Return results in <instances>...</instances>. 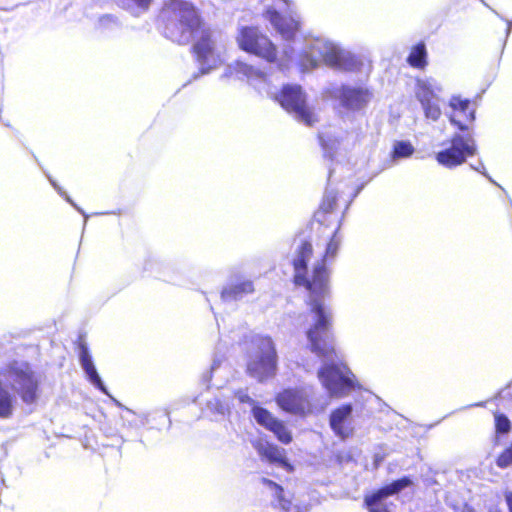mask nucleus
Returning <instances> with one entry per match:
<instances>
[{"label": "nucleus", "mask_w": 512, "mask_h": 512, "mask_svg": "<svg viewBox=\"0 0 512 512\" xmlns=\"http://www.w3.org/2000/svg\"><path fill=\"white\" fill-rule=\"evenodd\" d=\"M194 50L202 74L210 72L223 62L222 48L212 38L210 31H201V37L194 45Z\"/></svg>", "instance_id": "11"}, {"label": "nucleus", "mask_w": 512, "mask_h": 512, "mask_svg": "<svg viewBox=\"0 0 512 512\" xmlns=\"http://www.w3.org/2000/svg\"><path fill=\"white\" fill-rule=\"evenodd\" d=\"M381 460H382V458H381V457H379L378 455H375V461H376L377 463H378L379 461H381Z\"/></svg>", "instance_id": "34"}, {"label": "nucleus", "mask_w": 512, "mask_h": 512, "mask_svg": "<svg viewBox=\"0 0 512 512\" xmlns=\"http://www.w3.org/2000/svg\"><path fill=\"white\" fill-rule=\"evenodd\" d=\"M473 169H475L476 171H480L478 167H473Z\"/></svg>", "instance_id": "36"}, {"label": "nucleus", "mask_w": 512, "mask_h": 512, "mask_svg": "<svg viewBox=\"0 0 512 512\" xmlns=\"http://www.w3.org/2000/svg\"><path fill=\"white\" fill-rule=\"evenodd\" d=\"M352 413L350 404L335 409L330 415V426L334 433L342 439L349 437L351 428L348 425Z\"/></svg>", "instance_id": "19"}, {"label": "nucleus", "mask_w": 512, "mask_h": 512, "mask_svg": "<svg viewBox=\"0 0 512 512\" xmlns=\"http://www.w3.org/2000/svg\"><path fill=\"white\" fill-rule=\"evenodd\" d=\"M262 483L266 486V488L271 492V494L276 498L280 507L286 511L290 512V500H287L283 496V488L279 486L277 483L272 480L263 478Z\"/></svg>", "instance_id": "22"}, {"label": "nucleus", "mask_w": 512, "mask_h": 512, "mask_svg": "<svg viewBox=\"0 0 512 512\" xmlns=\"http://www.w3.org/2000/svg\"><path fill=\"white\" fill-rule=\"evenodd\" d=\"M253 446L263 459L278 464L287 472L293 471V466L288 462L284 449L263 440L256 441Z\"/></svg>", "instance_id": "17"}, {"label": "nucleus", "mask_w": 512, "mask_h": 512, "mask_svg": "<svg viewBox=\"0 0 512 512\" xmlns=\"http://www.w3.org/2000/svg\"><path fill=\"white\" fill-rule=\"evenodd\" d=\"M280 105L294 117L307 126L318 121L315 112L307 105L305 94L298 85H285L279 94L275 95Z\"/></svg>", "instance_id": "9"}, {"label": "nucleus", "mask_w": 512, "mask_h": 512, "mask_svg": "<svg viewBox=\"0 0 512 512\" xmlns=\"http://www.w3.org/2000/svg\"><path fill=\"white\" fill-rule=\"evenodd\" d=\"M236 397L238 398V400L242 403H253V400L248 396L247 393L243 392V391H240L236 394Z\"/></svg>", "instance_id": "30"}, {"label": "nucleus", "mask_w": 512, "mask_h": 512, "mask_svg": "<svg viewBox=\"0 0 512 512\" xmlns=\"http://www.w3.org/2000/svg\"><path fill=\"white\" fill-rule=\"evenodd\" d=\"M443 91L442 86L435 79H419L416 83L415 95L420 102L425 117L431 121H437L442 115L439 106V95Z\"/></svg>", "instance_id": "10"}, {"label": "nucleus", "mask_w": 512, "mask_h": 512, "mask_svg": "<svg viewBox=\"0 0 512 512\" xmlns=\"http://www.w3.org/2000/svg\"><path fill=\"white\" fill-rule=\"evenodd\" d=\"M331 97L339 99L348 110L362 109L369 101L368 91L348 86L334 87L329 91Z\"/></svg>", "instance_id": "14"}, {"label": "nucleus", "mask_w": 512, "mask_h": 512, "mask_svg": "<svg viewBox=\"0 0 512 512\" xmlns=\"http://www.w3.org/2000/svg\"><path fill=\"white\" fill-rule=\"evenodd\" d=\"M252 414L256 422L271 431L281 443L289 444L292 441V433L288 427L283 421L274 417L267 409L253 406Z\"/></svg>", "instance_id": "12"}, {"label": "nucleus", "mask_w": 512, "mask_h": 512, "mask_svg": "<svg viewBox=\"0 0 512 512\" xmlns=\"http://www.w3.org/2000/svg\"><path fill=\"white\" fill-rule=\"evenodd\" d=\"M266 6L265 18L286 41L294 39L299 30V20L290 12L289 0H261Z\"/></svg>", "instance_id": "8"}, {"label": "nucleus", "mask_w": 512, "mask_h": 512, "mask_svg": "<svg viewBox=\"0 0 512 512\" xmlns=\"http://www.w3.org/2000/svg\"><path fill=\"white\" fill-rule=\"evenodd\" d=\"M336 193L332 189H327L324 195V199L321 205V208L325 212H330L334 209L336 203Z\"/></svg>", "instance_id": "27"}, {"label": "nucleus", "mask_w": 512, "mask_h": 512, "mask_svg": "<svg viewBox=\"0 0 512 512\" xmlns=\"http://www.w3.org/2000/svg\"><path fill=\"white\" fill-rule=\"evenodd\" d=\"M217 368H218V366H217L216 362H214L211 367V373H214L217 370Z\"/></svg>", "instance_id": "32"}, {"label": "nucleus", "mask_w": 512, "mask_h": 512, "mask_svg": "<svg viewBox=\"0 0 512 512\" xmlns=\"http://www.w3.org/2000/svg\"><path fill=\"white\" fill-rule=\"evenodd\" d=\"M411 484L412 482L408 477L398 479L393 483L379 489L372 495L366 496L365 504L367 505L370 512H390L384 504L385 498L398 493Z\"/></svg>", "instance_id": "15"}, {"label": "nucleus", "mask_w": 512, "mask_h": 512, "mask_svg": "<svg viewBox=\"0 0 512 512\" xmlns=\"http://www.w3.org/2000/svg\"><path fill=\"white\" fill-rule=\"evenodd\" d=\"M496 429L498 432L506 433L510 429V421L504 415H497L495 417Z\"/></svg>", "instance_id": "29"}, {"label": "nucleus", "mask_w": 512, "mask_h": 512, "mask_svg": "<svg viewBox=\"0 0 512 512\" xmlns=\"http://www.w3.org/2000/svg\"><path fill=\"white\" fill-rule=\"evenodd\" d=\"M341 237L335 232L328 242L325 254L312 264L311 272L308 263L313 258L312 245L302 242L296 249L293 258L294 282L309 291L310 312L306 315L309 327L306 337L313 353L323 359L317 376L329 397L343 398L360 388L354 373L342 362L334 347L331 334L332 311L324 303L329 293V273L326 262L333 259L339 249Z\"/></svg>", "instance_id": "1"}, {"label": "nucleus", "mask_w": 512, "mask_h": 512, "mask_svg": "<svg viewBox=\"0 0 512 512\" xmlns=\"http://www.w3.org/2000/svg\"><path fill=\"white\" fill-rule=\"evenodd\" d=\"M481 173H482V175H485L486 177H488L490 181H492L491 178L484 171H481Z\"/></svg>", "instance_id": "35"}, {"label": "nucleus", "mask_w": 512, "mask_h": 512, "mask_svg": "<svg viewBox=\"0 0 512 512\" xmlns=\"http://www.w3.org/2000/svg\"><path fill=\"white\" fill-rule=\"evenodd\" d=\"M276 402L283 411L303 417L318 415L329 405L328 397L308 388L286 389L277 395Z\"/></svg>", "instance_id": "4"}, {"label": "nucleus", "mask_w": 512, "mask_h": 512, "mask_svg": "<svg viewBox=\"0 0 512 512\" xmlns=\"http://www.w3.org/2000/svg\"><path fill=\"white\" fill-rule=\"evenodd\" d=\"M277 369V352L273 340L268 336H255L247 362L248 373L258 381L273 377Z\"/></svg>", "instance_id": "5"}, {"label": "nucleus", "mask_w": 512, "mask_h": 512, "mask_svg": "<svg viewBox=\"0 0 512 512\" xmlns=\"http://www.w3.org/2000/svg\"><path fill=\"white\" fill-rule=\"evenodd\" d=\"M426 57L427 52L425 44L418 43L412 48L407 60L412 67L423 68L427 63Z\"/></svg>", "instance_id": "23"}, {"label": "nucleus", "mask_w": 512, "mask_h": 512, "mask_svg": "<svg viewBox=\"0 0 512 512\" xmlns=\"http://www.w3.org/2000/svg\"><path fill=\"white\" fill-rule=\"evenodd\" d=\"M254 292V285L251 280L232 278L223 288L221 297L225 301L239 300L245 295Z\"/></svg>", "instance_id": "20"}, {"label": "nucleus", "mask_w": 512, "mask_h": 512, "mask_svg": "<svg viewBox=\"0 0 512 512\" xmlns=\"http://www.w3.org/2000/svg\"><path fill=\"white\" fill-rule=\"evenodd\" d=\"M239 47L267 62H277L281 69L287 68L298 53V64L303 70L312 69L323 62L325 65L342 71H353L358 68L359 61L348 50L324 36L305 37L303 45L286 48L278 57L271 40L256 27H243L237 36Z\"/></svg>", "instance_id": "2"}, {"label": "nucleus", "mask_w": 512, "mask_h": 512, "mask_svg": "<svg viewBox=\"0 0 512 512\" xmlns=\"http://www.w3.org/2000/svg\"><path fill=\"white\" fill-rule=\"evenodd\" d=\"M414 153V147L408 141H398L394 144L393 157L407 158Z\"/></svg>", "instance_id": "24"}, {"label": "nucleus", "mask_w": 512, "mask_h": 512, "mask_svg": "<svg viewBox=\"0 0 512 512\" xmlns=\"http://www.w3.org/2000/svg\"><path fill=\"white\" fill-rule=\"evenodd\" d=\"M320 141L326 153L332 157L338 151H347L356 142V135L340 129H328L320 134Z\"/></svg>", "instance_id": "13"}, {"label": "nucleus", "mask_w": 512, "mask_h": 512, "mask_svg": "<svg viewBox=\"0 0 512 512\" xmlns=\"http://www.w3.org/2000/svg\"><path fill=\"white\" fill-rule=\"evenodd\" d=\"M10 385L23 402L31 404L37 399L39 381L28 363L14 361L0 370V418L7 419L13 415L17 399L7 389Z\"/></svg>", "instance_id": "3"}, {"label": "nucleus", "mask_w": 512, "mask_h": 512, "mask_svg": "<svg viewBox=\"0 0 512 512\" xmlns=\"http://www.w3.org/2000/svg\"><path fill=\"white\" fill-rule=\"evenodd\" d=\"M123 6L132 12L146 11L152 0H121Z\"/></svg>", "instance_id": "25"}, {"label": "nucleus", "mask_w": 512, "mask_h": 512, "mask_svg": "<svg viewBox=\"0 0 512 512\" xmlns=\"http://www.w3.org/2000/svg\"><path fill=\"white\" fill-rule=\"evenodd\" d=\"M168 8L178 23L168 27L169 36L179 44H187L199 33L200 20L195 8L187 1L170 0Z\"/></svg>", "instance_id": "6"}, {"label": "nucleus", "mask_w": 512, "mask_h": 512, "mask_svg": "<svg viewBox=\"0 0 512 512\" xmlns=\"http://www.w3.org/2000/svg\"><path fill=\"white\" fill-rule=\"evenodd\" d=\"M449 106L452 109L449 115L450 122L457 126L460 131L467 129V123L473 122L475 119L474 110L470 109L469 100H463L458 96L450 99Z\"/></svg>", "instance_id": "16"}, {"label": "nucleus", "mask_w": 512, "mask_h": 512, "mask_svg": "<svg viewBox=\"0 0 512 512\" xmlns=\"http://www.w3.org/2000/svg\"><path fill=\"white\" fill-rule=\"evenodd\" d=\"M505 497H506V501L509 506V509L512 512V493L511 492L506 493Z\"/></svg>", "instance_id": "31"}, {"label": "nucleus", "mask_w": 512, "mask_h": 512, "mask_svg": "<svg viewBox=\"0 0 512 512\" xmlns=\"http://www.w3.org/2000/svg\"><path fill=\"white\" fill-rule=\"evenodd\" d=\"M49 181L51 183V185L54 187V189L61 195L65 198V200L67 202H69L73 207H75L81 214H83L85 216V220L87 219V216L85 215L84 211L79 208L73 201L72 199L67 195V193L52 179L49 177Z\"/></svg>", "instance_id": "28"}, {"label": "nucleus", "mask_w": 512, "mask_h": 512, "mask_svg": "<svg viewBox=\"0 0 512 512\" xmlns=\"http://www.w3.org/2000/svg\"><path fill=\"white\" fill-rule=\"evenodd\" d=\"M442 146L443 148L435 154V159L438 164L449 169L462 165L466 162L467 158L477 153L475 139L469 133H455Z\"/></svg>", "instance_id": "7"}, {"label": "nucleus", "mask_w": 512, "mask_h": 512, "mask_svg": "<svg viewBox=\"0 0 512 512\" xmlns=\"http://www.w3.org/2000/svg\"><path fill=\"white\" fill-rule=\"evenodd\" d=\"M208 409H210L212 412L219 414V415H225L229 411V406L225 402L221 401L218 398H214L210 400L207 403Z\"/></svg>", "instance_id": "26"}, {"label": "nucleus", "mask_w": 512, "mask_h": 512, "mask_svg": "<svg viewBox=\"0 0 512 512\" xmlns=\"http://www.w3.org/2000/svg\"><path fill=\"white\" fill-rule=\"evenodd\" d=\"M232 74H235L240 79H247L254 86L265 82L266 79V75L262 71L241 61L229 65L224 76L228 77Z\"/></svg>", "instance_id": "18"}, {"label": "nucleus", "mask_w": 512, "mask_h": 512, "mask_svg": "<svg viewBox=\"0 0 512 512\" xmlns=\"http://www.w3.org/2000/svg\"><path fill=\"white\" fill-rule=\"evenodd\" d=\"M511 29H512V21L508 23L507 35H509V34H510Z\"/></svg>", "instance_id": "33"}, {"label": "nucleus", "mask_w": 512, "mask_h": 512, "mask_svg": "<svg viewBox=\"0 0 512 512\" xmlns=\"http://www.w3.org/2000/svg\"><path fill=\"white\" fill-rule=\"evenodd\" d=\"M79 358L81 367L84 370L91 384L94 385L99 390H101L103 393L108 395V391L94 366L92 357L88 349L85 346H81Z\"/></svg>", "instance_id": "21"}]
</instances>
